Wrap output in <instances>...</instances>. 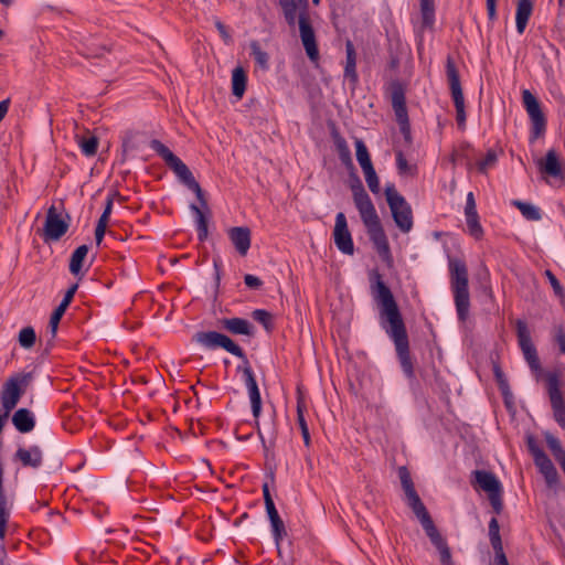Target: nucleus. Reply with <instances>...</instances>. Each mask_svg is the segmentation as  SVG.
<instances>
[{"label":"nucleus","instance_id":"nucleus-64","mask_svg":"<svg viewBox=\"0 0 565 565\" xmlns=\"http://www.w3.org/2000/svg\"><path fill=\"white\" fill-rule=\"evenodd\" d=\"M493 565H510L505 554L494 556Z\"/></svg>","mask_w":565,"mask_h":565},{"label":"nucleus","instance_id":"nucleus-28","mask_svg":"<svg viewBox=\"0 0 565 565\" xmlns=\"http://www.w3.org/2000/svg\"><path fill=\"white\" fill-rule=\"evenodd\" d=\"M12 424L21 434L30 433L35 427V417L28 408H19L12 415Z\"/></svg>","mask_w":565,"mask_h":565},{"label":"nucleus","instance_id":"nucleus-29","mask_svg":"<svg viewBox=\"0 0 565 565\" xmlns=\"http://www.w3.org/2000/svg\"><path fill=\"white\" fill-rule=\"evenodd\" d=\"M534 463L539 468L540 472L544 476L545 481L550 488H553L558 483V472L546 454L539 456V458L534 460Z\"/></svg>","mask_w":565,"mask_h":565},{"label":"nucleus","instance_id":"nucleus-58","mask_svg":"<svg viewBox=\"0 0 565 565\" xmlns=\"http://www.w3.org/2000/svg\"><path fill=\"white\" fill-rule=\"evenodd\" d=\"M107 224L105 223H98L95 228V241L96 245L99 246L104 239L105 233H106Z\"/></svg>","mask_w":565,"mask_h":565},{"label":"nucleus","instance_id":"nucleus-33","mask_svg":"<svg viewBox=\"0 0 565 565\" xmlns=\"http://www.w3.org/2000/svg\"><path fill=\"white\" fill-rule=\"evenodd\" d=\"M190 210L195 214L198 238L200 242H204L209 235V220L205 215V211L210 213V209L202 207L201 204L199 206L194 203H191Z\"/></svg>","mask_w":565,"mask_h":565},{"label":"nucleus","instance_id":"nucleus-18","mask_svg":"<svg viewBox=\"0 0 565 565\" xmlns=\"http://www.w3.org/2000/svg\"><path fill=\"white\" fill-rule=\"evenodd\" d=\"M77 288H78L77 284L72 285L66 290V292H65L62 301L60 302V305L54 309V311L51 315L50 322H49V329H50V332H51V340L49 341L47 348L45 349L46 352L49 351L50 347L52 345V341L56 337L58 323H60L62 317L64 316L67 307L72 302Z\"/></svg>","mask_w":565,"mask_h":565},{"label":"nucleus","instance_id":"nucleus-44","mask_svg":"<svg viewBox=\"0 0 565 565\" xmlns=\"http://www.w3.org/2000/svg\"><path fill=\"white\" fill-rule=\"evenodd\" d=\"M252 318L263 324L266 331L270 332L274 328L273 324V316L269 311L265 309H255L252 312Z\"/></svg>","mask_w":565,"mask_h":565},{"label":"nucleus","instance_id":"nucleus-24","mask_svg":"<svg viewBox=\"0 0 565 565\" xmlns=\"http://www.w3.org/2000/svg\"><path fill=\"white\" fill-rule=\"evenodd\" d=\"M14 460L21 462L22 467L39 469L43 463V454L39 446L30 448L20 447L14 454Z\"/></svg>","mask_w":565,"mask_h":565},{"label":"nucleus","instance_id":"nucleus-2","mask_svg":"<svg viewBox=\"0 0 565 565\" xmlns=\"http://www.w3.org/2000/svg\"><path fill=\"white\" fill-rule=\"evenodd\" d=\"M356 186H353L354 204L360 213L361 220L367 230L369 237L374 245L380 258L391 268L394 265L387 236L382 226L381 220L374 204L364 190L361 180L355 177Z\"/></svg>","mask_w":565,"mask_h":565},{"label":"nucleus","instance_id":"nucleus-32","mask_svg":"<svg viewBox=\"0 0 565 565\" xmlns=\"http://www.w3.org/2000/svg\"><path fill=\"white\" fill-rule=\"evenodd\" d=\"M87 253L88 246L81 245L71 255L68 269L70 273L73 276L77 277L78 279H82L84 277L83 265L87 256Z\"/></svg>","mask_w":565,"mask_h":565},{"label":"nucleus","instance_id":"nucleus-3","mask_svg":"<svg viewBox=\"0 0 565 565\" xmlns=\"http://www.w3.org/2000/svg\"><path fill=\"white\" fill-rule=\"evenodd\" d=\"M278 6L287 25L291 30H295L298 24L306 54L311 62H317L320 53L315 29L309 17V0H278Z\"/></svg>","mask_w":565,"mask_h":565},{"label":"nucleus","instance_id":"nucleus-55","mask_svg":"<svg viewBox=\"0 0 565 565\" xmlns=\"http://www.w3.org/2000/svg\"><path fill=\"white\" fill-rule=\"evenodd\" d=\"M396 167L399 174H405L409 170V164L401 150L396 151Z\"/></svg>","mask_w":565,"mask_h":565},{"label":"nucleus","instance_id":"nucleus-16","mask_svg":"<svg viewBox=\"0 0 565 565\" xmlns=\"http://www.w3.org/2000/svg\"><path fill=\"white\" fill-rule=\"evenodd\" d=\"M333 239L337 248L347 255H353L354 244L351 233L348 227V222L344 213L339 212L335 216V224L333 230Z\"/></svg>","mask_w":565,"mask_h":565},{"label":"nucleus","instance_id":"nucleus-54","mask_svg":"<svg viewBox=\"0 0 565 565\" xmlns=\"http://www.w3.org/2000/svg\"><path fill=\"white\" fill-rule=\"evenodd\" d=\"M489 541L493 548L494 556L500 555V554H505L504 550H503L501 534L489 535Z\"/></svg>","mask_w":565,"mask_h":565},{"label":"nucleus","instance_id":"nucleus-31","mask_svg":"<svg viewBox=\"0 0 565 565\" xmlns=\"http://www.w3.org/2000/svg\"><path fill=\"white\" fill-rule=\"evenodd\" d=\"M268 519L271 524L273 535L277 545H279L282 537L286 535V529L284 521L279 516V513L275 507V503L265 505Z\"/></svg>","mask_w":565,"mask_h":565},{"label":"nucleus","instance_id":"nucleus-49","mask_svg":"<svg viewBox=\"0 0 565 565\" xmlns=\"http://www.w3.org/2000/svg\"><path fill=\"white\" fill-rule=\"evenodd\" d=\"M545 277L548 279L554 294L563 301L565 300V289L561 285L559 280L556 278V276L550 270H545Z\"/></svg>","mask_w":565,"mask_h":565},{"label":"nucleus","instance_id":"nucleus-60","mask_svg":"<svg viewBox=\"0 0 565 565\" xmlns=\"http://www.w3.org/2000/svg\"><path fill=\"white\" fill-rule=\"evenodd\" d=\"M134 138H135V135L134 134H129L127 135L124 140H122V151L124 153L130 151V150H134L136 147H135V143H134Z\"/></svg>","mask_w":565,"mask_h":565},{"label":"nucleus","instance_id":"nucleus-27","mask_svg":"<svg viewBox=\"0 0 565 565\" xmlns=\"http://www.w3.org/2000/svg\"><path fill=\"white\" fill-rule=\"evenodd\" d=\"M539 169L548 177L564 179L559 158L555 149H550L545 157L539 161Z\"/></svg>","mask_w":565,"mask_h":565},{"label":"nucleus","instance_id":"nucleus-26","mask_svg":"<svg viewBox=\"0 0 565 565\" xmlns=\"http://www.w3.org/2000/svg\"><path fill=\"white\" fill-rule=\"evenodd\" d=\"M343 76L349 81L352 88H355L359 83V75L356 72V51L351 40L345 42V65Z\"/></svg>","mask_w":565,"mask_h":565},{"label":"nucleus","instance_id":"nucleus-63","mask_svg":"<svg viewBox=\"0 0 565 565\" xmlns=\"http://www.w3.org/2000/svg\"><path fill=\"white\" fill-rule=\"evenodd\" d=\"M10 105L9 99H4L0 102V121L4 118L6 114L8 113Z\"/></svg>","mask_w":565,"mask_h":565},{"label":"nucleus","instance_id":"nucleus-4","mask_svg":"<svg viewBox=\"0 0 565 565\" xmlns=\"http://www.w3.org/2000/svg\"><path fill=\"white\" fill-rule=\"evenodd\" d=\"M450 287L459 321L465 322L469 316L470 295L469 275L466 262L457 257H448Z\"/></svg>","mask_w":565,"mask_h":565},{"label":"nucleus","instance_id":"nucleus-5","mask_svg":"<svg viewBox=\"0 0 565 565\" xmlns=\"http://www.w3.org/2000/svg\"><path fill=\"white\" fill-rule=\"evenodd\" d=\"M150 148L157 152L159 157L166 162V164L175 173L179 180L192 191L202 207L207 209V201L205 199L204 191L200 183L193 177L188 166L175 156L166 145L158 139H152L149 143Z\"/></svg>","mask_w":565,"mask_h":565},{"label":"nucleus","instance_id":"nucleus-57","mask_svg":"<svg viewBox=\"0 0 565 565\" xmlns=\"http://www.w3.org/2000/svg\"><path fill=\"white\" fill-rule=\"evenodd\" d=\"M244 282L248 288L258 289L263 286V281L254 275L247 274L244 277Z\"/></svg>","mask_w":565,"mask_h":565},{"label":"nucleus","instance_id":"nucleus-62","mask_svg":"<svg viewBox=\"0 0 565 565\" xmlns=\"http://www.w3.org/2000/svg\"><path fill=\"white\" fill-rule=\"evenodd\" d=\"M500 534V524L497 518L489 521V535Z\"/></svg>","mask_w":565,"mask_h":565},{"label":"nucleus","instance_id":"nucleus-51","mask_svg":"<svg viewBox=\"0 0 565 565\" xmlns=\"http://www.w3.org/2000/svg\"><path fill=\"white\" fill-rule=\"evenodd\" d=\"M214 24H215V28L218 31L221 38L223 39L224 43L226 45L233 44V38H232V34L230 33L227 26L221 20H215Z\"/></svg>","mask_w":565,"mask_h":565},{"label":"nucleus","instance_id":"nucleus-36","mask_svg":"<svg viewBox=\"0 0 565 565\" xmlns=\"http://www.w3.org/2000/svg\"><path fill=\"white\" fill-rule=\"evenodd\" d=\"M305 409L306 405L305 402L301 398H298L297 402V422L299 425V428L301 430V436L303 438V443L307 447L310 446L311 439H310V433L308 428V424L305 418Z\"/></svg>","mask_w":565,"mask_h":565},{"label":"nucleus","instance_id":"nucleus-13","mask_svg":"<svg viewBox=\"0 0 565 565\" xmlns=\"http://www.w3.org/2000/svg\"><path fill=\"white\" fill-rule=\"evenodd\" d=\"M522 100L531 120L530 142H534L546 131V117L541 103L529 89L522 92Z\"/></svg>","mask_w":565,"mask_h":565},{"label":"nucleus","instance_id":"nucleus-38","mask_svg":"<svg viewBox=\"0 0 565 565\" xmlns=\"http://www.w3.org/2000/svg\"><path fill=\"white\" fill-rule=\"evenodd\" d=\"M355 154H356V160L362 170L373 168V163H372L369 150H367L364 141L359 138L355 139Z\"/></svg>","mask_w":565,"mask_h":565},{"label":"nucleus","instance_id":"nucleus-42","mask_svg":"<svg viewBox=\"0 0 565 565\" xmlns=\"http://www.w3.org/2000/svg\"><path fill=\"white\" fill-rule=\"evenodd\" d=\"M493 374L500 392L502 393L504 399H507V397L511 395L510 385L498 363H493Z\"/></svg>","mask_w":565,"mask_h":565},{"label":"nucleus","instance_id":"nucleus-59","mask_svg":"<svg viewBox=\"0 0 565 565\" xmlns=\"http://www.w3.org/2000/svg\"><path fill=\"white\" fill-rule=\"evenodd\" d=\"M488 18L491 22L497 20V0H486Z\"/></svg>","mask_w":565,"mask_h":565},{"label":"nucleus","instance_id":"nucleus-43","mask_svg":"<svg viewBox=\"0 0 565 565\" xmlns=\"http://www.w3.org/2000/svg\"><path fill=\"white\" fill-rule=\"evenodd\" d=\"M544 437L548 449L556 460L565 456V450L558 438L553 436L551 433H545Z\"/></svg>","mask_w":565,"mask_h":565},{"label":"nucleus","instance_id":"nucleus-23","mask_svg":"<svg viewBox=\"0 0 565 565\" xmlns=\"http://www.w3.org/2000/svg\"><path fill=\"white\" fill-rule=\"evenodd\" d=\"M228 238L241 256H246L252 243V232L247 226H234L227 231Z\"/></svg>","mask_w":565,"mask_h":565},{"label":"nucleus","instance_id":"nucleus-1","mask_svg":"<svg viewBox=\"0 0 565 565\" xmlns=\"http://www.w3.org/2000/svg\"><path fill=\"white\" fill-rule=\"evenodd\" d=\"M370 284L372 296L381 307L383 327L394 342L401 369L404 375L409 381H413L416 377L414 362L409 351L407 330L398 305L377 269H373L370 273Z\"/></svg>","mask_w":565,"mask_h":565},{"label":"nucleus","instance_id":"nucleus-37","mask_svg":"<svg viewBox=\"0 0 565 565\" xmlns=\"http://www.w3.org/2000/svg\"><path fill=\"white\" fill-rule=\"evenodd\" d=\"M422 26L433 28L435 23L434 0H420Z\"/></svg>","mask_w":565,"mask_h":565},{"label":"nucleus","instance_id":"nucleus-19","mask_svg":"<svg viewBox=\"0 0 565 565\" xmlns=\"http://www.w3.org/2000/svg\"><path fill=\"white\" fill-rule=\"evenodd\" d=\"M218 327L233 335L255 337V327L247 319L233 317L217 320Z\"/></svg>","mask_w":565,"mask_h":565},{"label":"nucleus","instance_id":"nucleus-15","mask_svg":"<svg viewBox=\"0 0 565 565\" xmlns=\"http://www.w3.org/2000/svg\"><path fill=\"white\" fill-rule=\"evenodd\" d=\"M545 380L554 419L562 429H565V402L561 392L559 375L556 372H548Z\"/></svg>","mask_w":565,"mask_h":565},{"label":"nucleus","instance_id":"nucleus-47","mask_svg":"<svg viewBox=\"0 0 565 565\" xmlns=\"http://www.w3.org/2000/svg\"><path fill=\"white\" fill-rule=\"evenodd\" d=\"M363 173H364L365 181L367 183L370 191L374 194H379L380 193V181H379V177L376 174L374 167L363 170Z\"/></svg>","mask_w":565,"mask_h":565},{"label":"nucleus","instance_id":"nucleus-22","mask_svg":"<svg viewBox=\"0 0 565 565\" xmlns=\"http://www.w3.org/2000/svg\"><path fill=\"white\" fill-rule=\"evenodd\" d=\"M465 215L469 234L476 239H481L483 236V228L479 221L476 200L472 192L467 194Z\"/></svg>","mask_w":565,"mask_h":565},{"label":"nucleus","instance_id":"nucleus-8","mask_svg":"<svg viewBox=\"0 0 565 565\" xmlns=\"http://www.w3.org/2000/svg\"><path fill=\"white\" fill-rule=\"evenodd\" d=\"M385 198L396 226L403 233H408L413 228V211L411 205L397 192L394 184L386 185Z\"/></svg>","mask_w":565,"mask_h":565},{"label":"nucleus","instance_id":"nucleus-30","mask_svg":"<svg viewBox=\"0 0 565 565\" xmlns=\"http://www.w3.org/2000/svg\"><path fill=\"white\" fill-rule=\"evenodd\" d=\"M339 159L341 163L350 171H354V164L351 156V150L347 143V140L339 134L337 129L331 132Z\"/></svg>","mask_w":565,"mask_h":565},{"label":"nucleus","instance_id":"nucleus-21","mask_svg":"<svg viewBox=\"0 0 565 565\" xmlns=\"http://www.w3.org/2000/svg\"><path fill=\"white\" fill-rule=\"evenodd\" d=\"M406 495V503L412 509L416 518L419 520L423 529L425 532H428V530L435 527V523L426 509L425 504L423 503L422 499L419 498L416 490L408 492Z\"/></svg>","mask_w":565,"mask_h":565},{"label":"nucleus","instance_id":"nucleus-34","mask_svg":"<svg viewBox=\"0 0 565 565\" xmlns=\"http://www.w3.org/2000/svg\"><path fill=\"white\" fill-rule=\"evenodd\" d=\"M533 12L532 0H519L515 13L516 30L522 34L527 25L529 19Z\"/></svg>","mask_w":565,"mask_h":565},{"label":"nucleus","instance_id":"nucleus-20","mask_svg":"<svg viewBox=\"0 0 565 565\" xmlns=\"http://www.w3.org/2000/svg\"><path fill=\"white\" fill-rule=\"evenodd\" d=\"M406 495V503L412 509L416 518L419 520L423 529L425 532H428V530L435 527V523L426 509L425 504L423 503L422 499L419 498L416 490L408 492Z\"/></svg>","mask_w":565,"mask_h":565},{"label":"nucleus","instance_id":"nucleus-61","mask_svg":"<svg viewBox=\"0 0 565 565\" xmlns=\"http://www.w3.org/2000/svg\"><path fill=\"white\" fill-rule=\"evenodd\" d=\"M265 505L275 503L269 491L268 483H264L262 487Z\"/></svg>","mask_w":565,"mask_h":565},{"label":"nucleus","instance_id":"nucleus-53","mask_svg":"<svg viewBox=\"0 0 565 565\" xmlns=\"http://www.w3.org/2000/svg\"><path fill=\"white\" fill-rule=\"evenodd\" d=\"M114 195H119V193L115 192L113 195H109L107 198L104 212L102 213V215H100V217L98 220V223L108 224L109 216H110L111 210H113V198H114Z\"/></svg>","mask_w":565,"mask_h":565},{"label":"nucleus","instance_id":"nucleus-11","mask_svg":"<svg viewBox=\"0 0 565 565\" xmlns=\"http://www.w3.org/2000/svg\"><path fill=\"white\" fill-rule=\"evenodd\" d=\"M193 341L207 350L221 348L234 356L245 359L244 350L228 335L217 331H200L193 335Z\"/></svg>","mask_w":565,"mask_h":565},{"label":"nucleus","instance_id":"nucleus-41","mask_svg":"<svg viewBox=\"0 0 565 565\" xmlns=\"http://www.w3.org/2000/svg\"><path fill=\"white\" fill-rule=\"evenodd\" d=\"M18 341L23 349H32L36 342V333L33 327H25L21 329L19 332Z\"/></svg>","mask_w":565,"mask_h":565},{"label":"nucleus","instance_id":"nucleus-50","mask_svg":"<svg viewBox=\"0 0 565 565\" xmlns=\"http://www.w3.org/2000/svg\"><path fill=\"white\" fill-rule=\"evenodd\" d=\"M526 446H527L530 454L533 456L534 460L536 458H539V456H542L545 454V451L537 445L536 439L532 435H529L526 437Z\"/></svg>","mask_w":565,"mask_h":565},{"label":"nucleus","instance_id":"nucleus-56","mask_svg":"<svg viewBox=\"0 0 565 565\" xmlns=\"http://www.w3.org/2000/svg\"><path fill=\"white\" fill-rule=\"evenodd\" d=\"M398 127H399L401 134L404 137V141H405L406 146L407 147L412 146L413 138H412V132H411V122L406 121V122L398 124Z\"/></svg>","mask_w":565,"mask_h":565},{"label":"nucleus","instance_id":"nucleus-48","mask_svg":"<svg viewBox=\"0 0 565 565\" xmlns=\"http://www.w3.org/2000/svg\"><path fill=\"white\" fill-rule=\"evenodd\" d=\"M398 477L405 494L416 490L411 473L405 466L398 468Z\"/></svg>","mask_w":565,"mask_h":565},{"label":"nucleus","instance_id":"nucleus-6","mask_svg":"<svg viewBox=\"0 0 565 565\" xmlns=\"http://www.w3.org/2000/svg\"><path fill=\"white\" fill-rule=\"evenodd\" d=\"M241 361H242V364H239L236 367V372H238V373L242 372V374H243L244 383L248 391L250 406H252V413H253V416L256 422L257 431L260 437L263 448L265 450V456H266V458H268L270 449L274 448V446H275L277 431L274 426L270 428V430L268 433L269 440L267 444L264 438V435L260 430L259 422H258V418H259V415L262 412V396H260V392L258 388V384L256 382V379H255V375H254V372H253V369L248 361L247 355H245V359H241Z\"/></svg>","mask_w":565,"mask_h":565},{"label":"nucleus","instance_id":"nucleus-12","mask_svg":"<svg viewBox=\"0 0 565 565\" xmlns=\"http://www.w3.org/2000/svg\"><path fill=\"white\" fill-rule=\"evenodd\" d=\"M446 75L456 108V120L459 127L466 125L465 97L460 83V75L454 58L448 55L446 60Z\"/></svg>","mask_w":565,"mask_h":565},{"label":"nucleus","instance_id":"nucleus-9","mask_svg":"<svg viewBox=\"0 0 565 565\" xmlns=\"http://www.w3.org/2000/svg\"><path fill=\"white\" fill-rule=\"evenodd\" d=\"M475 480H471V484L478 486L481 490L488 493L489 502L495 514H501L503 511L502 500V486L498 478L491 471L487 470H475L472 471Z\"/></svg>","mask_w":565,"mask_h":565},{"label":"nucleus","instance_id":"nucleus-35","mask_svg":"<svg viewBox=\"0 0 565 565\" xmlns=\"http://www.w3.org/2000/svg\"><path fill=\"white\" fill-rule=\"evenodd\" d=\"M247 75L242 66H237L232 72V94L241 99L246 90Z\"/></svg>","mask_w":565,"mask_h":565},{"label":"nucleus","instance_id":"nucleus-39","mask_svg":"<svg viewBox=\"0 0 565 565\" xmlns=\"http://www.w3.org/2000/svg\"><path fill=\"white\" fill-rule=\"evenodd\" d=\"M250 55L253 56L255 63L262 70H268L269 56H268L267 52L262 50L260 44L257 41L250 42Z\"/></svg>","mask_w":565,"mask_h":565},{"label":"nucleus","instance_id":"nucleus-45","mask_svg":"<svg viewBox=\"0 0 565 565\" xmlns=\"http://www.w3.org/2000/svg\"><path fill=\"white\" fill-rule=\"evenodd\" d=\"M79 147L85 156L93 157L96 154L98 149V139L95 136L82 138L79 141Z\"/></svg>","mask_w":565,"mask_h":565},{"label":"nucleus","instance_id":"nucleus-46","mask_svg":"<svg viewBox=\"0 0 565 565\" xmlns=\"http://www.w3.org/2000/svg\"><path fill=\"white\" fill-rule=\"evenodd\" d=\"M498 161L497 152L493 149H489L486 157L477 162L478 171L482 174H486L488 172L489 168H492L495 166Z\"/></svg>","mask_w":565,"mask_h":565},{"label":"nucleus","instance_id":"nucleus-7","mask_svg":"<svg viewBox=\"0 0 565 565\" xmlns=\"http://www.w3.org/2000/svg\"><path fill=\"white\" fill-rule=\"evenodd\" d=\"M33 379V372H20L11 375L4 382L0 392V401L7 414L15 408Z\"/></svg>","mask_w":565,"mask_h":565},{"label":"nucleus","instance_id":"nucleus-17","mask_svg":"<svg viewBox=\"0 0 565 565\" xmlns=\"http://www.w3.org/2000/svg\"><path fill=\"white\" fill-rule=\"evenodd\" d=\"M392 107L397 124L409 121L406 106L405 86L399 81L390 84Z\"/></svg>","mask_w":565,"mask_h":565},{"label":"nucleus","instance_id":"nucleus-14","mask_svg":"<svg viewBox=\"0 0 565 565\" xmlns=\"http://www.w3.org/2000/svg\"><path fill=\"white\" fill-rule=\"evenodd\" d=\"M515 331L520 349L526 360L530 369L534 373L542 372L541 362L535 345L532 342L531 333L524 320L515 321Z\"/></svg>","mask_w":565,"mask_h":565},{"label":"nucleus","instance_id":"nucleus-25","mask_svg":"<svg viewBox=\"0 0 565 565\" xmlns=\"http://www.w3.org/2000/svg\"><path fill=\"white\" fill-rule=\"evenodd\" d=\"M425 533L428 536V539L430 540L431 544L438 551L440 564L441 565H455V563L452 561L450 547L448 546L446 539L440 534L438 529L435 526Z\"/></svg>","mask_w":565,"mask_h":565},{"label":"nucleus","instance_id":"nucleus-52","mask_svg":"<svg viewBox=\"0 0 565 565\" xmlns=\"http://www.w3.org/2000/svg\"><path fill=\"white\" fill-rule=\"evenodd\" d=\"M554 342L558 345L559 353L565 354V328L563 326L555 328Z\"/></svg>","mask_w":565,"mask_h":565},{"label":"nucleus","instance_id":"nucleus-40","mask_svg":"<svg viewBox=\"0 0 565 565\" xmlns=\"http://www.w3.org/2000/svg\"><path fill=\"white\" fill-rule=\"evenodd\" d=\"M518 209L519 211L521 212V214L529 221H539L541 220L542 217V214H541V211L539 207L530 204V203H525V202H521V201H514L513 203Z\"/></svg>","mask_w":565,"mask_h":565},{"label":"nucleus","instance_id":"nucleus-10","mask_svg":"<svg viewBox=\"0 0 565 565\" xmlns=\"http://www.w3.org/2000/svg\"><path fill=\"white\" fill-rule=\"evenodd\" d=\"M70 221L68 213L63 216L57 212L55 205H51L46 211L44 225L42 230H38V234L46 244L57 242L67 233Z\"/></svg>","mask_w":565,"mask_h":565}]
</instances>
